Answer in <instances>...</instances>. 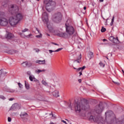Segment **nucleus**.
<instances>
[{
	"instance_id": "1",
	"label": "nucleus",
	"mask_w": 124,
	"mask_h": 124,
	"mask_svg": "<svg viewBox=\"0 0 124 124\" xmlns=\"http://www.w3.org/2000/svg\"><path fill=\"white\" fill-rule=\"evenodd\" d=\"M18 7L16 5H12L9 7V11L15 16H11L9 19V23L12 27H15L20 20H22L23 16L21 14H17L18 11Z\"/></svg>"
},
{
	"instance_id": "11",
	"label": "nucleus",
	"mask_w": 124,
	"mask_h": 124,
	"mask_svg": "<svg viewBox=\"0 0 124 124\" xmlns=\"http://www.w3.org/2000/svg\"><path fill=\"white\" fill-rule=\"evenodd\" d=\"M20 117L21 119H23L24 121L27 120L28 118V113H21L20 114Z\"/></svg>"
},
{
	"instance_id": "41",
	"label": "nucleus",
	"mask_w": 124,
	"mask_h": 124,
	"mask_svg": "<svg viewBox=\"0 0 124 124\" xmlns=\"http://www.w3.org/2000/svg\"><path fill=\"white\" fill-rule=\"evenodd\" d=\"M52 44H54V45H57V46H59V45H58L57 43H51Z\"/></svg>"
},
{
	"instance_id": "2",
	"label": "nucleus",
	"mask_w": 124,
	"mask_h": 124,
	"mask_svg": "<svg viewBox=\"0 0 124 124\" xmlns=\"http://www.w3.org/2000/svg\"><path fill=\"white\" fill-rule=\"evenodd\" d=\"M104 108L103 106L99 104L96 106L94 109V111L93 113V115H91L89 118L90 121H93V122H96L97 123H100L102 122V117L100 115V114L102 113Z\"/></svg>"
},
{
	"instance_id": "23",
	"label": "nucleus",
	"mask_w": 124,
	"mask_h": 124,
	"mask_svg": "<svg viewBox=\"0 0 124 124\" xmlns=\"http://www.w3.org/2000/svg\"><path fill=\"white\" fill-rule=\"evenodd\" d=\"M16 51H15L14 50H11L9 51L8 54H10L11 55H13V54H15L16 53Z\"/></svg>"
},
{
	"instance_id": "15",
	"label": "nucleus",
	"mask_w": 124,
	"mask_h": 124,
	"mask_svg": "<svg viewBox=\"0 0 124 124\" xmlns=\"http://www.w3.org/2000/svg\"><path fill=\"white\" fill-rule=\"evenodd\" d=\"M36 31L38 33L40 34L39 35H36V37H37V38H41V37H42V34L40 33V31L38 29L36 28Z\"/></svg>"
},
{
	"instance_id": "27",
	"label": "nucleus",
	"mask_w": 124,
	"mask_h": 124,
	"mask_svg": "<svg viewBox=\"0 0 124 124\" xmlns=\"http://www.w3.org/2000/svg\"><path fill=\"white\" fill-rule=\"evenodd\" d=\"M17 85H18L19 89H23V85L22 84H21V83L18 82Z\"/></svg>"
},
{
	"instance_id": "46",
	"label": "nucleus",
	"mask_w": 124,
	"mask_h": 124,
	"mask_svg": "<svg viewBox=\"0 0 124 124\" xmlns=\"http://www.w3.org/2000/svg\"><path fill=\"white\" fill-rule=\"evenodd\" d=\"M78 82L79 83H81L82 82V79H78Z\"/></svg>"
},
{
	"instance_id": "10",
	"label": "nucleus",
	"mask_w": 124,
	"mask_h": 124,
	"mask_svg": "<svg viewBox=\"0 0 124 124\" xmlns=\"http://www.w3.org/2000/svg\"><path fill=\"white\" fill-rule=\"evenodd\" d=\"M3 90L5 91V92H7V93H14V92H15V90L12 89L7 86H5L3 88Z\"/></svg>"
},
{
	"instance_id": "21",
	"label": "nucleus",
	"mask_w": 124,
	"mask_h": 124,
	"mask_svg": "<svg viewBox=\"0 0 124 124\" xmlns=\"http://www.w3.org/2000/svg\"><path fill=\"white\" fill-rule=\"evenodd\" d=\"M25 86L27 90H30V85L26 81H25Z\"/></svg>"
},
{
	"instance_id": "5",
	"label": "nucleus",
	"mask_w": 124,
	"mask_h": 124,
	"mask_svg": "<svg viewBox=\"0 0 124 124\" xmlns=\"http://www.w3.org/2000/svg\"><path fill=\"white\" fill-rule=\"evenodd\" d=\"M88 109H90V104L87 102H78L75 105V111L78 113H80L82 110H88Z\"/></svg>"
},
{
	"instance_id": "33",
	"label": "nucleus",
	"mask_w": 124,
	"mask_h": 124,
	"mask_svg": "<svg viewBox=\"0 0 124 124\" xmlns=\"http://www.w3.org/2000/svg\"><path fill=\"white\" fill-rule=\"evenodd\" d=\"M29 31V29H25L24 30H22V32H26V31Z\"/></svg>"
},
{
	"instance_id": "16",
	"label": "nucleus",
	"mask_w": 124,
	"mask_h": 124,
	"mask_svg": "<svg viewBox=\"0 0 124 124\" xmlns=\"http://www.w3.org/2000/svg\"><path fill=\"white\" fill-rule=\"evenodd\" d=\"M46 71V70L43 69V70H39V69H36L35 71V73L37 74H39V73H41V72H45Z\"/></svg>"
},
{
	"instance_id": "57",
	"label": "nucleus",
	"mask_w": 124,
	"mask_h": 124,
	"mask_svg": "<svg viewBox=\"0 0 124 124\" xmlns=\"http://www.w3.org/2000/svg\"><path fill=\"white\" fill-rule=\"evenodd\" d=\"M22 0V1H24V0Z\"/></svg>"
},
{
	"instance_id": "20",
	"label": "nucleus",
	"mask_w": 124,
	"mask_h": 124,
	"mask_svg": "<svg viewBox=\"0 0 124 124\" xmlns=\"http://www.w3.org/2000/svg\"><path fill=\"white\" fill-rule=\"evenodd\" d=\"M81 59H82V55L80 54L79 59L74 61V63H77V62L79 63V62H80V60H81Z\"/></svg>"
},
{
	"instance_id": "34",
	"label": "nucleus",
	"mask_w": 124,
	"mask_h": 124,
	"mask_svg": "<svg viewBox=\"0 0 124 124\" xmlns=\"http://www.w3.org/2000/svg\"><path fill=\"white\" fill-rule=\"evenodd\" d=\"M112 82L113 83H114V84H116V85H120V83L117 81H115L113 80Z\"/></svg>"
},
{
	"instance_id": "18",
	"label": "nucleus",
	"mask_w": 124,
	"mask_h": 124,
	"mask_svg": "<svg viewBox=\"0 0 124 124\" xmlns=\"http://www.w3.org/2000/svg\"><path fill=\"white\" fill-rule=\"evenodd\" d=\"M62 48H60L57 49L56 50H49V54H52L53 52H60V51H62Z\"/></svg>"
},
{
	"instance_id": "4",
	"label": "nucleus",
	"mask_w": 124,
	"mask_h": 124,
	"mask_svg": "<svg viewBox=\"0 0 124 124\" xmlns=\"http://www.w3.org/2000/svg\"><path fill=\"white\" fill-rule=\"evenodd\" d=\"M69 22L70 20H68L65 23V29L67 33L65 32H60L59 34L60 37H64L65 38H67L69 37L70 35H72V34L75 32V30L74 29L73 26L68 23Z\"/></svg>"
},
{
	"instance_id": "38",
	"label": "nucleus",
	"mask_w": 124,
	"mask_h": 124,
	"mask_svg": "<svg viewBox=\"0 0 124 124\" xmlns=\"http://www.w3.org/2000/svg\"><path fill=\"white\" fill-rule=\"evenodd\" d=\"M61 122H62V123H63L65 124H67V123H66V122L64 120H62Z\"/></svg>"
},
{
	"instance_id": "53",
	"label": "nucleus",
	"mask_w": 124,
	"mask_h": 124,
	"mask_svg": "<svg viewBox=\"0 0 124 124\" xmlns=\"http://www.w3.org/2000/svg\"><path fill=\"white\" fill-rule=\"evenodd\" d=\"M46 35H47V36H50V34L47 33Z\"/></svg>"
},
{
	"instance_id": "47",
	"label": "nucleus",
	"mask_w": 124,
	"mask_h": 124,
	"mask_svg": "<svg viewBox=\"0 0 124 124\" xmlns=\"http://www.w3.org/2000/svg\"><path fill=\"white\" fill-rule=\"evenodd\" d=\"M100 2H103V1H104V0H99Z\"/></svg>"
},
{
	"instance_id": "59",
	"label": "nucleus",
	"mask_w": 124,
	"mask_h": 124,
	"mask_svg": "<svg viewBox=\"0 0 124 124\" xmlns=\"http://www.w3.org/2000/svg\"><path fill=\"white\" fill-rule=\"evenodd\" d=\"M38 1H39V0H37Z\"/></svg>"
},
{
	"instance_id": "37",
	"label": "nucleus",
	"mask_w": 124,
	"mask_h": 124,
	"mask_svg": "<svg viewBox=\"0 0 124 124\" xmlns=\"http://www.w3.org/2000/svg\"><path fill=\"white\" fill-rule=\"evenodd\" d=\"M8 122H9V123H10V122H11V118H10V117L8 118Z\"/></svg>"
},
{
	"instance_id": "32",
	"label": "nucleus",
	"mask_w": 124,
	"mask_h": 124,
	"mask_svg": "<svg viewBox=\"0 0 124 124\" xmlns=\"http://www.w3.org/2000/svg\"><path fill=\"white\" fill-rule=\"evenodd\" d=\"M0 98L1 99H2L3 100H4V99H6L5 97H4V96H3L2 95H0Z\"/></svg>"
},
{
	"instance_id": "22",
	"label": "nucleus",
	"mask_w": 124,
	"mask_h": 124,
	"mask_svg": "<svg viewBox=\"0 0 124 124\" xmlns=\"http://www.w3.org/2000/svg\"><path fill=\"white\" fill-rule=\"evenodd\" d=\"M112 42H113V43H116V44L119 43V42H120L119 41V39H118V37H117L116 38H114Z\"/></svg>"
},
{
	"instance_id": "13",
	"label": "nucleus",
	"mask_w": 124,
	"mask_h": 124,
	"mask_svg": "<svg viewBox=\"0 0 124 124\" xmlns=\"http://www.w3.org/2000/svg\"><path fill=\"white\" fill-rule=\"evenodd\" d=\"M29 79L31 82H32V81H34V82H37L38 81V80L35 78L33 76H30Z\"/></svg>"
},
{
	"instance_id": "19",
	"label": "nucleus",
	"mask_w": 124,
	"mask_h": 124,
	"mask_svg": "<svg viewBox=\"0 0 124 124\" xmlns=\"http://www.w3.org/2000/svg\"><path fill=\"white\" fill-rule=\"evenodd\" d=\"M13 38V34L11 33H8L7 35V38L8 39H11V38Z\"/></svg>"
},
{
	"instance_id": "58",
	"label": "nucleus",
	"mask_w": 124,
	"mask_h": 124,
	"mask_svg": "<svg viewBox=\"0 0 124 124\" xmlns=\"http://www.w3.org/2000/svg\"><path fill=\"white\" fill-rule=\"evenodd\" d=\"M66 121H67V119H66Z\"/></svg>"
},
{
	"instance_id": "29",
	"label": "nucleus",
	"mask_w": 124,
	"mask_h": 124,
	"mask_svg": "<svg viewBox=\"0 0 124 124\" xmlns=\"http://www.w3.org/2000/svg\"><path fill=\"white\" fill-rule=\"evenodd\" d=\"M99 65L101 67H104L105 66V64L102 62H100Z\"/></svg>"
},
{
	"instance_id": "52",
	"label": "nucleus",
	"mask_w": 124,
	"mask_h": 124,
	"mask_svg": "<svg viewBox=\"0 0 124 124\" xmlns=\"http://www.w3.org/2000/svg\"><path fill=\"white\" fill-rule=\"evenodd\" d=\"M83 9H84V10H86L87 9V7H84L83 8Z\"/></svg>"
},
{
	"instance_id": "40",
	"label": "nucleus",
	"mask_w": 124,
	"mask_h": 124,
	"mask_svg": "<svg viewBox=\"0 0 124 124\" xmlns=\"http://www.w3.org/2000/svg\"><path fill=\"white\" fill-rule=\"evenodd\" d=\"M16 105H17V104H14V105H13L12 106V108H14V107H15V106H16Z\"/></svg>"
},
{
	"instance_id": "14",
	"label": "nucleus",
	"mask_w": 124,
	"mask_h": 124,
	"mask_svg": "<svg viewBox=\"0 0 124 124\" xmlns=\"http://www.w3.org/2000/svg\"><path fill=\"white\" fill-rule=\"evenodd\" d=\"M52 94L53 96H55V97H59L60 96V95H59V91H55L52 93Z\"/></svg>"
},
{
	"instance_id": "56",
	"label": "nucleus",
	"mask_w": 124,
	"mask_h": 124,
	"mask_svg": "<svg viewBox=\"0 0 124 124\" xmlns=\"http://www.w3.org/2000/svg\"><path fill=\"white\" fill-rule=\"evenodd\" d=\"M106 58H107V60H108V57H106Z\"/></svg>"
},
{
	"instance_id": "26",
	"label": "nucleus",
	"mask_w": 124,
	"mask_h": 124,
	"mask_svg": "<svg viewBox=\"0 0 124 124\" xmlns=\"http://www.w3.org/2000/svg\"><path fill=\"white\" fill-rule=\"evenodd\" d=\"M42 83L43 84V85H44V86H48V83L46 82V81L44 80H42Z\"/></svg>"
},
{
	"instance_id": "31",
	"label": "nucleus",
	"mask_w": 124,
	"mask_h": 124,
	"mask_svg": "<svg viewBox=\"0 0 124 124\" xmlns=\"http://www.w3.org/2000/svg\"><path fill=\"white\" fill-rule=\"evenodd\" d=\"M101 32H105V31H106V29H105V28L102 27V29L101 30Z\"/></svg>"
},
{
	"instance_id": "17",
	"label": "nucleus",
	"mask_w": 124,
	"mask_h": 124,
	"mask_svg": "<svg viewBox=\"0 0 124 124\" xmlns=\"http://www.w3.org/2000/svg\"><path fill=\"white\" fill-rule=\"evenodd\" d=\"M87 57L89 60H91L93 57V53L92 52H89L87 55Z\"/></svg>"
},
{
	"instance_id": "51",
	"label": "nucleus",
	"mask_w": 124,
	"mask_h": 124,
	"mask_svg": "<svg viewBox=\"0 0 124 124\" xmlns=\"http://www.w3.org/2000/svg\"><path fill=\"white\" fill-rule=\"evenodd\" d=\"M82 75V72H79V76H81Z\"/></svg>"
},
{
	"instance_id": "35",
	"label": "nucleus",
	"mask_w": 124,
	"mask_h": 124,
	"mask_svg": "<svg viewBox=\"0 0 124 124\" xmlns=\"http://www.w3.org/2000/svg\"><path fill=\"white\" fill-rule=\"evenodd\" d=\"M0 16H4V13L2 12H0Z\"/></svg>"
},
{
	"instance_id": "6",
	"label": "nucleus",
	"mask_w": 124,
	"mask_h": 124,
	"mask_svg": "<svg viewBox=\"0 0 124 124\" xmlns=\"http://www.w3.org/2000/svg\"><path fill=\"white\" fill-rule=\"evenodd\" d=\"M42 20L46 24L47 28L48 29L49 31L53 33H55V30L53 28V26H52V24L48 22L49 20L48 19V14L47 13L44 12L43 13Z\"/></svg>"
},
{
	"instance_id": "39",
	"label": "nucleus",
	"mask_w": 124,
	"mask_h": 124,
	"mask_svg": "<svg viewBox=\"0 0 124 124\" xmlns=\"http://www.w3.org/2000/svg\"><path fill=\"white\" fill-rule=\"evenodd\" d=\"M14 98H11L9 99V100L10 101H12V100H14Z\"/></svg>"
},
{
	"instance_id": "8",
	"label": "nucleus",
	"mask_w": 124,
	"mask_h": 124,
	"mask_svg": "<svg viewBox=\"0 0 124 124\" xmlns=\"http://www.w3.org/2000/svg\"><path fill=\"white\" fill-rule=\"evenodd\" d=\"M8 25V20L5 18L0 17V26L5 27Z\"/></svg>"
},
{
	"instance_id": "3",
	"label": "nucleus",
	"mask_w": 124,
	"mask_h": 124,
	"mask_svg": "<svg viewBox=\"0 0 124 124\" xmlns=\"http://www.w3.org/2000/svg\"><path fill=\"white\" fill-rule=\"evenodd\" d=\"M106 120L109 122V124L115 123L117 124H122L124 123V115L122 116L120 120L116 118V115L111 110H108L105 113Z\"/></svg>"
},
{
	"instance_id": "24",
	"label": "nucleus",
	"mask_w": 124,
	"mask_h": 124,
	"mask_svg": "<svg viewBox=\"0 0 124 124\" xmlns=\"http://www.w3.org/2000/svg\"><path fill=\"white\" fill-rule=\"evenodd\" d=\"M49 116H51L50 117L51 119H56V115L55 114H53L52 112L49 114Z\"/></svg>"
},
{
	"instance_id": "49",
	"label": "nucleus",
	"mask_w": 124,
	"mask_h": 124,
	"mask_svg": "<svg viewBox=\"0 0 124 124\" xmlns=\"http://www.w3.org/2000/svg\"><path fill=\"white\" fill-rule=\"evenodd\" d=\"M113 24H114V22H111L110 24V26H113Z\"/></svg>"
},
{
	"instance_id": "36",
	"label": "nucleus",
	"mask_w": 124,
	"mask_h": 124,
	"mask_svg": "<svg viewBox=\"0 0 124 124\" xmlns=\"http://www.w3.org/2000/svg\"><path fill=\"white\" fill-rule=\"evenodd\" d=\"M114 20H115V16H113L112 19H111V22L114 23Z\"/></svg>"
},
{
	"instance_id": "44",
	"label": "nucleus",
	"mask_w": 124,
	"mask_h": 124,
	"mask_svg": "<svg viewBox=\"0 0 124 124\" xmlns=\"http://www.w3.org/2000/svg\"><path fill=\"white\" fill-rule=\"evenodd\" d=\"M30 36H31V34H30L29 35L26 36V37H30Z\"/></svg>"
},
{
	"instance_id": "9",
	"label": "nucleus",
	"mask_w": 124,
	"mask_h": 124,
	"mask_svg": "<svg viewBox=\"0 0 124 124\" xmlns=\"http://www.w3.org/2000/svg\"><path fill=\"white\" fill-rule=\"evenodd\" d=\"M47 1H44V3H46V8L47 10V8L49 6H52L53 5H56V2L53 1V0H47Z\"/></svg>"
},
{
	"instance_id": "43",
	"label": "nucleus",
	"mask_w": 124,
	"mask_h": 124,
	"mask_svg": "<svg viewBox=\"0 0 124 124\" xmlns=\"http://www.w3.org/2000/svg\"><path fill=\"white\" fill-rule=\"evenodd\" d=\"M35 52H38V51H39V49H34Z\"/></svg>"
},
{
	"instance_id": "25",
	"label": "nucleus",
	"mask_w": 124,
	"mask_h": 124,
	"mask_svg": "<svg viewBox=\"0 0 124 124\" xmlns=\"http://www.w3.org/2000/svg\"><path fill=\"white\" fill-rule=\"evenodd\" d=\"M85 68H86V66H83L82 67H80V68H78V69H77V70L78 71H80V70H84V69H85Z\"/></svg>"
},
{
	"instance_id": "60",
	"label": "nucleus",
	"mask_w": 124,
	"mask_h": 124,
	"mask_svg": "<svg viewBox=\"0 0 124 124\" xmlns=\"http://www.w3.org/2000/svg\"><path fill=\"white\" fill-rule=\"evenodd\" d=\"M70 124H72L71 123H70Z\"/></svg>"
},
{
	"instance_id": "50",
	"label": "nucleus",
	"mask_w": 124,
	"mask_h": 124,
	"mask_svg": "<svg viewBox=\"0 0 124 124\" xmlns=\"http://www.w3.org/2000/svg\"><path fill=\"white\" fill-rule=\"evenodd\" d=\"M19 34H20V35H21V36H23V33H19Z\"/></svg>"
},
{
	"instance_id": "48",
	"label": "nucleus",
	"mask_w": 124,
	"mask_h": 124,
	"mask_svg": "<svg viewBox=\"0 0 124 124\" xmlns=\"http://www.w3.org/2000/svg\"><path fill=\"white\" fill-rule=\"evenodd\" d=\"M103 41L104 42H105V41H107V40H106V39H104L103 40Z\"/></svg>"
},
{
	"instance_id": "55",
	"label": "nucleus",
	"mask_w": 124,
	"mask_h": 124,
	"mask_svg": "<svg viewBox=\"0 0 124 124\" xmlns=\"http://www.w3.org/2000/svg\"><path fill=\"white\" fill-rule=\"evenodd\" d=\"M122 72H123V73H124V70H122Z\"/></svg>"
},
{
	"instance_id": "30",
	"label": "nucleus",
	"mask_w": 124,
	"mask_h": 124,
	"mask_svg": "<svg viewBox=\"0 0 124 124\" xmlns=\"http://www.w3.org/2000/svg\"><path fill=\"white\" fill-rule=\"evenodd\" d=\"M114 38L115 37H114V36H110L109 37V40H110V41H111V42H113Z\"/></svg>"
},
{
	"instance_id": "54",
	"label": "nucleus",
	"mask_w": 124,
	"mask_h": 124,
	"mask_svg": "<svg viewBox=\"0 0 124 124\" xmlns=\"http://www.w3.org/2000/svg\"><path fill=\"white\" fill-rule=\"evenodd\" d=\"M74 69H77L75 67H74Z\"/></svg>"
},
{
	"instance_id": "12",
	"label": "nucleus",
	"mask_w": 124,
	"mask_h": 124,
	"mask_svg": "<svg viewBox=\"0 0 124 124\" xmlns=\"http://www.w3.org/2000/svg\"><path fill=\"white\" fill-rule=\"evenodd\" d=\"M36 63H38V64H46V61L45 60H37L35 61Z\"/></svg>"
},
{
	"instance_id": "42",
	"label": "nucleus",
	"mask_w": 124,
	"mask_h": 124,
	"mask_svg": "<svg viewBox=\"0 0 124 124\" xmlns=\"http://www.w3.org/2000/svg\"><path fill=\"white\" fill-rule=\"evenodd\" d=\"M2 74V70H0V76Z\"/></svg>"
},
{
	"instance_id": "28",
	"label": "nucleus",
	"mask_w": 124,
	"mask_h": 124,
	"mask_svg": "<svg viewBox=\"0 0 124 124\" xmlns=\"http://www.w3.org/2000/svg\"><path fill=\"white\" fill-rule=\"evenodd\" d=\"M28 62H23L22 64L23 65V66H24V67H26V66H28Z\"/></svg>"
},
{
	"instance_id": "45",
	"label": "nucleus",
	"mask_w": 124,
	"mask_h": 124,
	"mask_svg": "<svg viewBox=\"0 0 124 124\" xmlns=\"http://www.w3.org/2000/svg\"><path fill=\"white\" fill-rule=\"evenodd\" d=\"M27 74H28V75H31V72L30 71H28L27 72Z\"/></svg>"
},
{
	"instance_id": "7",
	"label": "nucleus",
	"mask_w": 124,
	"mask_h": 124,
	"mask_svg": "<svg viewBox=\"0 0 124 124\" xmlns=\"http://www.w3.org/2000/svg\"><path fill=\"white\" fill-rule=\"evenodd\" d=\"M62 13L58 12L53 15L52 20L53 22H55V23H60V22L62 21Z\"/></svg>"
}]
</instances>
